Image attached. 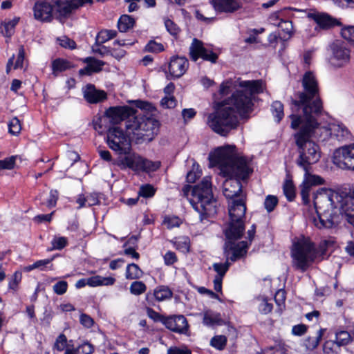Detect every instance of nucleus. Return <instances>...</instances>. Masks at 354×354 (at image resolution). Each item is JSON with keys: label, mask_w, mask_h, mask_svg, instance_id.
Returning <instances> with one entry per match:
<instances>
[{"label": "nucleus", "mask_w": 354, "mask_h": 354, "mask_svg": "<svg viewBox=\"0 0 354 354\" xmlns=\"http://www.w3.org/2000/svg\"><path fill=\"white\" fill-rule=\"evenodd\" d=\"M230 88L236 89L231 97L224 100L212 113L209 114L207 124L216 133L225 136L237 127V114L243 117L252 111L255 95L261 93L266 88L262 80H242L234 77L223 82L220 93L226 95Z\"/></svg>", "instance_id": "obj_1"}, {"label": "nucleus", "mask_w": 354, "mask_h": 354, "mask_svg": "<svg viewBox=\"0 0 354 354\" xmlns=\"http://www.w3.org/2000/svg\"><path fill=\"white\" fill-rule=\"evenodd\" d=\"M316 216L310 221L318 229H330L339 222L337 209L346 220L354 225V189L348 194L330 189H319L314 196Z\"/></svg>", "instance_id": "obj_2"}, {"label": "nucleus", "mask_w": 354, "mask_h": 354, "mask_svg": "<svg viewBox=\"0 0 354 354\" xmlns=\"http://www.w3.org/2000/svg\"><path fill=\"white\" fill-rule=\"evenodd\" d=\"M210 161L219 167L221 173L228 176L223 183V192L229 199L241 197L242 185L240 179L245 180L252 172L245 158L236 153L234 146L217 148L209 154Z\"/></svg>", "instance_id": "obj_3"}, {"label": "nucleus", "mask_w": 354, "mask_h": 354, "mask_svg": "<svg viewBox=\"0 0 354 354\" xmlns=\"http://www.w3.org/2000/svg\"><path fill=\"white\" fill-rule=\"evenodd\" d=\"M290 118L291 127L299 129L294 135L299 153L297 164L303 169H307L308 166L317 162L321 158L319 145L312 140V138L319 139V134L316 131L317 121L314 117L301 118L291 115Z\"/></svg>", "instance_id": "obj_4"}, {"label": "nucleus", "mask_w": 354, "mask_h": 354, "mask_svg": "<svg viewBox=\"0 0 354 354\" xmlns=\"http://www.w3.org/2000/svg\"><path fill=\"white\" fill-rule=\"evenodd\" d=\"M183 194L193 208L200 214L201 221L214 216L217 212V201L213 197L210 177L203 178L201 183L183 188Z\"/></svg>", "instance_id": "obj_5"}, {"label": "nucleus", "mask_w": 354, "mask_h": 354, "mask_svg": "<svg viewBox=\"0 0 354 354\" xmlns=\"http://www.w3.org/2000/svg\"><path fill=\"white\" fill-rule=\"evenodd\" d=\"M303 91L297 93V100L293 104L302 110L301 118H308L321 113L323 106L319 97V89L317 77L312 71L306 72L301 80Z\"/></svg>", "instance_id": "obj_6"}, {"label": "nucleus", "mask_w": 354, "mask_h": 354, "mask_svg": "<svg viewBox=\"0 0 354 354\" xmlns=\"http://www.w3.org/2000/svg\"><path fill=\"white\" fill-rule=\"evenodd\" d=\"M159 122L157 120L147 116H136L126 122L127 133L136 140L137 143L152 140L157 133Z\"/></svg>", "instance_id": "obj_7"}, {"label": "nucleus", "mask_w": 354, "mask_h": 354, "mask_svg": "<svg viewBox=\"0 0 354 354\" xmlns=\"http://www.w3.org/2000/svg\"><path fill=\"white\" fill-rule=\"evenodd\" d=\"M229 223L225 229V234L227 239H240L245 230L244 218L246 206L243 196L239 199H233L228 205Z\"/></svg>", "instance_id": "obj_8"}, {"label": "nucleus", "mask_w": 354, "mask_h": 354, "mask_svg": "<svg viewBox=\"0 0 354 354\" xmlns=\"http://www.w3.org/2000/svg\"><path fill=\"white\" fill-rule=\"evenodd\" d=\"M291 256L293 266L304 272L315 261L317 253L310 240L308 238L302 237L294 243Z\"/></svg>", "instance_id": "obj_9"}, {"label": "nucleus", "mask_w": 354, "mask_h": 354, "mask_svg": "<svg viewBox=\"0 0 354 354\" xmlns=\"http://www.w3.org/2000/svg\"><path fill=\"white\" fill-rule=\"evenodd\" d=\"M115 164L120 167L121 169L129 168L133 171H154L157 170L160 162L158 161L152 162L141 156L133 153L119 157L115 162Z\"/></svg>", "instance_id": "obj_10"}, {"label": "nucleus", "mask_w": 354, "mask_h": 354, "mask_svg": "<svg viewBox=\"0 0 354 354\" xmlns=\"http://www.w3.org/2000/svg\"><path fill=\"white\" fill-rule=\"evenodd\" d=\"M129 136L124 134L119 127L109 128L107 132L106 142L109 148L118 154H128L131 149Z\"/></svg>", "instance_id": "obj_11"}, {"label": "nucleus", "mask_w": 354, "mask_h": 354, "mask_svg": "<svg viewBox=\"0 0 354 354\" xmlns=\"http://www.w3.org/2000/svg\"><path fill=\"white\" fill-rule=\"evenodd\" d=\"M316 131L317 135L319 134V140L323 141L327 140L329 137H334L338 140H343L350 136L348 129L340 122L330 123L327 127H321L317 122Z\"/></svg>", "instance_id": "obj_12"}, {"label": "nucleus", "mask_w": 354, "mask_h": 354, "mask_svg": "<svg viewBox=\"0 0 354 354\" xmlns=\"http://www.w3.org/2000/svg\"><path fill=\"white\" fill-rule=\"evenodd\" d=\"M333 161L342 169L354 171V145L344 146L336 149Z\"/></svg>", "instance_id": "obj_13"}, {"label": "nucleus", "mask_w": 354, "mask_h": 354, "mask_svg": "<svg viewBox=\"0 0 354 354\" xmlns=\"http://www.w3.org/2000/svg\"><path fill=\"white\" fill-rule=\"evenodd\" d=\"M189 55L192 59L196 62L198 58L215 63L218 59V55L212 50L204 47L201 41L194 39L189 47Z\"/></svg>", "instance_id": "obj_14"}, {"label": "nucleus", "mask_w": 354, "mask_h": 354, "mask_svg": "<svg viewBox=\"0 0 354 354\" xmlns=\"http://www.w3.org/2000/svg\"><path fill=\"white\" fill-rule=\"evenodd\" d=\"M131 111L132 109L128 106L110 107L106 111L100 121L109 120L111 124H115L128 118Z\"/></svg>", "instance_id": "obj_15"}, {"label": "nucleus", "mask_w": 354, "mask_h": 354, "mask_svg": "<svg viewBox=\"0 0 354 354\" xmlns=\"http://www.w3.org/2000/svg\"><path fill=\"white\" fill-rule=\"evenodd\" d=\"M330 50L333 54L332 60L334 65L339 67L349 61L350 52L344 43L339 41L333 42L330 45Z\"/></svg>", "instance_id": "obj_16"}, {"label": "nucleus", "mask_w": 354, "mask_h": 354, "mask_svg": "<svg viewBox=\"0 0 354 354\" xmlns=\"http://www.w3.org/2000/svg\"><path fill=\"white\" fill-rule=\"evenodd\" d=\"M53 6L46 0H38L33 7L34 18L41 22H50L53 19Z\"/></svg>", "instance_id": "obj_17"}, {"label": "nucleus", "mask_w": 354, "mask_h": 354, "mask_svg": "<svg viewBox=\"0 0 354 354\" xmlns=\"http://www.w3.org/2000/svg\"><path fill=\"white\" fill-rule=\"evenodd\" d=\"M248 244L245 241H241L236 244L229 241L225 243V254L227 259H230L232 261H235L245 256L247 253Z\"/></svg>", "instance_id": "obj_18"}, {"label": "nucleus", "mask_w": 354, "mask_h": 354, "mask_svg": "<svg viewBox=\"0 0 354 354\" xmlns=\"http://www.w3.org/2000/svg\"><path fill=\"white\" fill-rule=\"evenodd\" d=\"M162 324L167 328L178 333H185L188 330L187 321L183 315L165 317Z\"/></svg>", "instance_id": "obj_19"}, {"label": "nucleus", "mask_w": 354, "mask_h": 354, "mask_svg": "<svg viewBox=\"0 0 354 354\" xmlns=\"http://www.w3.org/2000/svg\"><path fill=\"white\" fill-rule=\"evenodd\" d=\"M115 282V279L112 277H102L100 275L93 276L87 279H82L78 280L75 283L77 288H81L88 285L91 287H96L101 286H112Z\"/></svg>", "instance_id": "obj_20"}, {"label": "nucleus", "mask_w": 354, "mask_h": 354, "mask_svg": "<svg viewBox=\"0 0 354 354\" xmlns=\"http://www.w3.org/2000/svg\"><path fill=\"white\" fill-rule=\"evenodd\" d=\"M189 66L185 57L173 56L169 63V72L173 77L179 78L184 75Z\"/></svg>", "instance_id": "obj_21"}, {"label": "nucleus", "mask_w": 354, "mask_h": 354, "mask_svg": "<svg viewBox=\"0 0 354 354\" xmlns=\"http://www.w3.org/2000/svg\"><path fill=\"white\" fill-rule=\"evenodd\" d=\"M308 17L313 19L317 24L315 30L328 29L338 24L337 21L326 13L312 12L308 14Z\"/></svg>", "instance_id": "obj_22"}, {"label": "nucleus", "mask_w": 354, "mask_h": 354, "mask_svg": "<svg viewBox=\"0 0 354 354\" xmlns=\"http://www.w3.org/2000/svg\"><path fill=\"white\" fill-rule=\"evenodd\" d=\"M89 1L90 0H57L55 1V9L60 16H66L69 14L72 10L82 6Z\"/></svg>", "instance_id": "obj_23"}, {"label": "nucleus", "mask_w": 354, "mask_h": 354, "mask_svg": "<svg viewBox=\"0 0 354 354\" xmlns=\"http://www.w3.org/2000/svg\"><path fill=\"white\" fill-rule=\"evenodd\" d=\"M212 6L216 11L234 12L241 8V3L238 0H212Z\"/></svg>", "instance_id": "obj_24"}, {"label": "nucleus", "mask_w": 354, "mask_h": 354, "mask_svg": "<svg viewBox=\"0 0 354 354\" xmlns=\"http://www.w3.org/2000/svg\"><path fill=\"white\" fill-rule=\"evenodd\" d=\"M84 97L89 103H98L106 99V93L104 91L97 90L93 85H87L83 91Z\"/></svg>", "instance_id": "obj_25"}, {"label": "nucleus", "mask_w": 354, "mask_h": 354, "mask_svg": "<svg viewBox=\"0 0 354 354\" xmlns=\"http://www.w3.org/2000/svg\"><path fill=\"white\" fill-rule=\"evenodd\" d=\"M84 62L87 64V66L85 68L80 69L79 71L80 74L82 75H90L93 73L100 72L102 70V66L104 65V62L91 57H86L84 59Z\"/></svg>", "instance_id": "obj_26"}, {"label": "nucleus", "mask_w": 354, "mask_h": 354, "mask_svg": "<svg viewBox=\"0 0 354 354\" xmlns=\"http://www.w3.org/2000/svg\"><path fill=\"white\" fill-rule=\"evenodd\" d=\"M20 18L15 17L12 19L5 21L0 24V32L7 37H10L15 32V28L19 23Z\"/></svg>", "instance_id": "obj_27"}, {"label": "nucleus", "mask_w": 354, "mask_h": 354, "mask_svg": "<svg viewBox=\"0 0 354 354\" xmlns=\"http://www.w3.org/2000/svg\"><path fill=\"white\" fill-rule=\"evenodd\" d=\"M222 319L219 313L212 310H206L203 315V324L208 326L220 325L222 323Z\"/></svg>", "instance_id": "obj_28"}, {"label": "nucleus", "mask_w": 354, "mask_h": 354, "mask_svg": "<svg viewBox=\"0 0 354 354\" xmlns=\"http://www.w3.org/2000/svg\"><path fill=\"white\" fill-rule=\"evenodd\" d=\"M335 345L337 347L344 346L353 342V337L346 330H337L335 333Z\"/></svg>", "instance_id": "obj_29"}, {"label": "nucleus", "mask_w": 354, "mask_h": 354, "mask_svg": "<svg viewBox=\"0 0 354 354\" xmlns=\"http://www.w3.org/2000/svg\"><path fill=\"white\" fill-rule=\"evenodd\" d=\"M142 271L137 264L130 263L127 266L125 277L127 279H138L142 276Z\"/></svg>", "instance_id": "obj_30"}, {"label": "nucleus", "mask_w": 354, "mask_h": 354, "mask_svg": "<svg viewBox=\"0 0 354 354\" xmlns=\"http://www.w3.org/2000/svg\"><path fill=\"white\" fill-rule=\"evenodd\" d=\"M135 20L131 17L124 15L120 17L118 23V27L120 32H127L133 27Z\"/></svg>", "instance_id": "obj_31"}, {"label": "nucleus", "mask_w": 354, "mask_h": 354, "mask_svg": "<svg viewBox=\"0 0 354 354\" xmlns=\"http://www.w3.org/2000/svg\"><path fill=\"white\" fill-rule=\"evenodd\" d=\"M324 330L319 329L316 335L313 337H309L305 339L304 344L308 349H315L319 345L322 336L324 335Z\"/></svg>", "instance_id": "obj_32"}, {"label": "nucleus", "mask_w": 354, "mask_h": 354, "mask_svg": "<svg viewBox=\"0 0 354 354\" xmlns=\"http://www.w3.org/2000/svg\"><path fill=\"white\" fill-rule=\"evenodd\" d=\"M71 64L67 60L63 59H56L52 63V69L53 74L56 75L66 71L71 68Z\"/></svg>", "instance_id": "obj_33"}, {"label": "nucleus", "mask_w": 354, "mask_h": 354, "mask_svg": "<svg viewBox=\"0 0 354 354\" xmlns=\"http://www.w3.org/2000/svg\"><path fill=\"white\" fill-rule=\"evenodd\" d=\"M310 166H308L307 169H304L305 171L304 182L311 186L322 184L323 179L319 176L311 174L310 173Z\"/></svg>", "instance_id": "obj_34"}, {"label": "nucleus", "mask_w": 354, "mask_h": 354, "mask_svg": "<svg viewBox=\"0 0 354 354\" xmlns=\"http://www.w3.org/2000/svg\"><path fill=\"white\" fill-rule=\"evenodd\" d=\"M154 296L158 301H163L171 298L172 292L168 287L162 286L154 290Z\"/></svg>", "instance_id": "obj_35"}, {"label": "nucleus", "mask_w": 354, "mask_h": 354, "mask_svg": "<svg viewBox=\"0 0 354 354\" xmlns=\"http://www.w3.org/2000/svg\"><path fill=\"white\" fill-rule=\"evenodd\" d=\"M271 112L276 118V121L279 122L283 118V105L280 101H274L271 105Z\"/></svg>", "instance_id": "obj_36"}, {"label": "nucleus", "mask_w": 354, "mask_h": 354, "mask_svg": "<svg viewBox=\"0 0 354 354\" xmlns=\"http://www.w3.org/2000/svg\"><path fill=\"white\" fill-rule=\"evenodd\" d=\"M116 36V31L112 30H103L100 31L96 37V44H101L106 41L115 37Z\"/></svg>", "instance_id": "obj_37"}, {"label": "nucleus", "mask_w": 354, "mask_h": 354, "mask_svg": "<svg viewBox=\"0 0 354 354\" xmlns=\"http://www.w3.org/2000/svg\"><path fill=\"white\" fill-rule=\"evenodd\" d=\"M257 301H259V310L261 313L266 315L272 312L273 305L269 303L266 298L259 297L257 298Z\"/></svg>", "instance_id": "obj_38"}, {"label": "nucleus", "mask_w": 354, "mask_h": 354, "mask_svg": "<svg viewBox=\"0 0 354 354\" xmlns=\"http://www.w3.org/2000/svg\"><path fill=\"white\" fill-rule=\"evenodd\" d=\"M129 290L132 295H140L146 291L147 286L142 281H135L131 284Z\"/></svg>", "instance_id": "obj_39"}, {"label": "nucleus", "mask_w": 354, "mask_h": 354, "mask_svg": "<svg viewBox=\"0 0 354 354\" xmlns=\"http://www.w3.org/2000/svg\"><path fill=\"white\" fill-rule=\"evenodd\" d=\"M9 133L13 136L19 134L21 130V126L19 120L15 117L10 120L8 123Z\"/></svg>", "instance_id": "obj_40"}, {"label": "nucleus", "mask_w": 354, "mask_h": 354, "mask_svg": "<svg viewBox=\"0 0 354 354\" xmlns=\"http://www.w3.org/2000/svg\"><path fill=\"white\" fill-rule=\"evenodd\" d=\"M283 192L288 201H292L295 198V189L291 180L286 181L283 185Z\"/></svg>", "instance_id": "obj_41"}, {"label": "nucleus", "mask_w": 354, "mask_h": 354, "mask_svg": "<svg viewBox=\"0 0 354 354\" xmlns=\"http://www.w3.org/2000/svg\"><path fill=\"white\" fill-rule=\"evenodd\" d=\"M278 27L285 33L283 37H290L293 32V26L292 22L287 20H281L278 24Z\"/></svg>", "instance_id": "obj_42"}, {"label": "nucleus", "mask_w": 354, "mask_h": 354, "mask_svg": "<svg viewBox=\"0 0 354 354\" xmlns=\"http://www.w3.org/2000/svg\"><path fill=\"white\" fill-rule=\"evenodd\" d=\"M227 342V338L224 335H217L211 339V345L218 350H223Z\"/></svg>", "instance_id": "obj_43"}, {"label": "nucleus", "mask_w": 354, "mask_h": 354, "mask_svg": "<svg viewBox=\"0 0 354 354\" xmlns=\"http://www.w3.org/2000/svg\"><path fill=\"white\" fill-rule=\"evenodd\" d=\"M155 189L149 184H146L140 187L138 196L145 198L152 197L155 194Z\"/></svg>", "instance_id": "obj_44"}, {"label": "nucleus", "mask_w": 354, "mask_h": 354, "mask_svg": "<svg viewBox=\"0 0 354 354\" xmlns=\"http://www.w3.org/2000/svg\"><path fill=\"white\" fill-rule=\"evenodd\" d=\"M73 350L75 354H91L94 348L92 344L85 342Z\"/></svg>", "instance_id": "obj_45"}, {"label": "nucleus", "mask_w": 354, "mask_h": 354, "mask_svg": "<svg viewBox=\"0 0 354 354\" xmlns=\"http://www.w3.org/2000/svg\"><path fill=\"white\" fill-rule=\"evenodd\" d=\"M66 344L67 338L64 334L62 333L57 337L53 345V349L62 351L66 347Z\"/></svg>", "instance_id": "obj_46"}, {"label": "nucleus", "mask_w": 354, "mask_h": 354, "mask_svg": "<svg viewBox=\"0 0 354 354\" xmlns=\"http://www.w3.org/2000/svg\"><path fill=\"white\" fill-rule=\"evenodd\" d=\"M229 267L230 263L227 261L223 263H214V270L217 272V275L216 277H221V278H223L227 271Z\"/></svg>", "instance_id": "obj_47"}, {"label": "nucleus", "mask_w": 354, "mask_h": 354, "mask_svg": "<svg viewBox=\"0 0 354 354\" xmlns=\"http://www.w3.org/2000/svg\"><path fill=\"white\" fill-rule=\"evenodd\" d=\"M278 203V199L276 196L268 195L265 200L264 205L268 212H271Z\"/></svg>", "instance_id": "obj_48"}, {"label": "nucleus", "mask_w": 354, "mask_h": 354, "mask_svg": "<svg viewBox=\"0 0 354 354\" xmlns=\"http://www.w3.org/2000/svg\"><path fill=\"white\" fill-rule=\"evenodd\" d=\"M68 289V283L66 281H59L53 286L54 292L58 295H64Z\"/></svg>", "instance_id": "obj_49"}, {"label": "nucleus", "mask_w": 354, "mask_h": 354, "mask_svg": "<svg viewBox=\"0 0 354 354\" xmlns=\"http://www.w3.org/2000/svg\"><path fill=\"white\" fill-rule=\"evenodd\" d=\"M201 175V171L198 169V165H193L192 171H189L187 174V180L189 183H194L196 180Z\"/></svg>", "instance_id": "obj_50"}, {"label": "nucleus", "mask_w": 354, "mask_h": 354, "mask_svg": "<svg viewBox=\"0 0 354 354\" xmlns=\"http://www.w3.org/2000/svg\"><path fill=\"white\" fill-rule=\"evenodd\" d=\"M163 223L167 227V228L170 229L175 227H178L181 223V221L177 216H166L164 218Z\"/></svg>", "instance_id": "obj_51"}, {"label": "nucleus", "mask_w": 354, "mask_h": 354, "mask_svg": "<svg viewBox=\"0 0 354 354\" xmlns=\"http://www.w3.org/2000/svg\"><path fill=\"white\" fill-rule=\"evenodd\" d=\"M68 241L66 237H55L52 241V245L54 249L62 250L67 245Z\"/></svg>", "instance_id": "obj_52"}, {"label": "nucleus", "mask_w": 354, "mask_h": 354, "mask_svg": "<svg viewBox=\"0 0 354 354\" xmlns=\"http://www.w3.org/2000/svg\"><path fill=\"white\" fill-rule=\"evenodd\" d=\"M160 104L163 108L171 109L176 106V100L174 96L166 95L161 100Z\"/></svg>", "instance_id": "obj_53"}, {"label": "nucleus", "mask_w": 354, "mask_h": 354, "mask_svg": "<svg viewBox=\"0 0 354 354\" xmlns=\"http://www.w3.org/2000/svg\"><path fill=\"white\" fill-rule=\"evenodd\" d=\"M341 35L344 39L354 44V26L343 28L341 31Z\"/></svg>", "instance_id": "obj_54"}, {"label": "nucleus", "mask_w": 354, "mask_h": 354, "mask_svg": "<svg viewBox=\"0 0 354 354\" xmlns=\"http://www.w3.org/2000/svg\"><path fill=\"white\" fill-rule=\"evenodd\" d=\"M57 41L59 44L64 48L74 49L76 47L75 42L66 36L58 38Z\"/></svg>", "instance_id": "obj_55"}, {"label": "nucleus", "mask_w": 354, "mask_h": 354, "mask_svg": "<svg viewBox=\"0 0 354 354\" xmlns=\"http://www.w3.org/2000/svg\"><path fill=\"white\" fill-rule=\"evenodd\" d=\"M311 187V185L305 183L304 181L301 185V195L304 203H308L309 201V195Z\"/></svg>", "instance_id": "obj_56"}, {"label": "nucleus", "mask_w": 354, "mask_h": 354, "mask_svg": "<svg viewBox=\"0 0 354 354\" xmlns=\"http://www.w3.org/2000/svg\"><path fill=\"white\" fill-rule=\"evenodd\" d=\"M24 58H25L24 48L23 46H21L20 48H19L17 58L15 64V65L13 66V68L14 69H17V68H22L23 67V63H24Z\"/></svg>", "instance_id": "obj_57"}, {"label": "nucleus", "mask_w": 354, "mask_h": 354, "mask_svg": "<svg viewBox=\"0 0 354 354\" xmlns=\"http://www.w3.org/2000/svg\"><path fill=\"white\" fill-rule=\"evenodd\" d=\"M15 165V158L10 157L2 160H0V169H11Z\"/></svg>", "instance_id": "obj_58"}, {"label": "nucleus", "mask_w": 354, "mask_h": 354, "mask_svg": "<svg viewBox=\"0 0 354 354\" xmlns=\"http://www.w3.org/2000/svg\"><path fill=\"white\" fill-rule=\"evenodd\" d=\"M145 48L147 50L153 53L161 52L164 49L163 46L161 44H158L153 41H149Z\"/></svg>", "instance_id": "obj_59"}, {"label": "nucleus", "mask_w": 354, "mask_h": 354, "mask_svg": "<svg viewBox=\"0 0 354 354\" xmlns=\"http://www.w3.org/2000/svg\"><path fill=\"white\" fill-rule=\"evenodd\" d=\"M80 322L86 328H91L94 324L93 319L88 315L82 313L80 317Z\"/></svg>", "instance_id": "obj_60"}, {"label": "nucleus", "mask_w": 354, "mask_h": 354, "mask_svg": "<svg viewBox=\"0 0 354 354\" xmlns=\"http://www.w3.org/2000/svg\"><path fill=\"white\" fill-rule=\"evenodd\" d=\"M165 25L167 31L172 35H176L179 29L178 26L170 19H166L165 21Z\"/></svg>", "instance_id": "obj_61"}, {"label": "nucleus", "mask_w": 354, "mask_h": 354, "mask_svg": "<svg viewBox=\"0 0 354 354\" xmlns=\"http://www.w3.org/2000/svg\"><path fill=\"white\" fill-rule=\"evenodd\" d=\"M192 352L187 347L178 348L176 346L170 347L167 350V354H191Z\"/></svg>", "instance_id": "obj_62"}, {"label": "nucleus", "mask_w": 354, "mask_h": 354, "mask_svg": "<svg viewBox=\"0 0 354 354\" xmlns=\"http://www.w3.org/2000/svg\"><path fill=\"white\" fill-rule=\"evenodd\" d=\"M21 280V273L19 272H15L12 275V279L9 282V288L12 290H16L18 283Z\"/></svg>", "instance_id": "obj_63"}, {"label": "nucleus", "mask_w": 354, "mask_h": 354, "mask_svg": "<svg viewBox=\"0 0 354 354\" xmlns=\"http://www.w3.org/2000/svg\"><path fill=\"white\" fill-rule=\"evenodd\" d=\"M335 344V342L333 341L326 342L323 346L324 354H337V351L333 349Z\"/></svg>", "instance_id": "obj_64"}]
</instances>
